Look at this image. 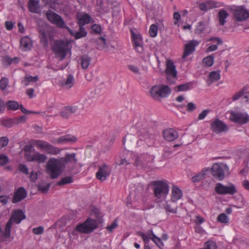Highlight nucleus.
Masks as SVG:
<instances>
[{
  "label": "nucleus",
  "mask_w": 249,
  "mask_h": 249,
  "mask_svg": "<svg viewBox=\"0 0 249 249\" xmlns=\"http://www.w3.org/2000/svg\"><path fill=\"white\" fill-rule=\"evenodd\" d=\"M208 41H213V42H216L217 45H221L223 43L222 40L218 37H212L210 38L208 40Z\"/></svg>",
  "instance_id": "nucleus-58"
},
{
  "label": "nucleus",
  "mask_w": 249,
  "mask_h": 249,
  "mask_svg": "<svg viewBox=\"0 0 249 249\" xmlns=\"http://www.w3.org/2000/svg\"><path fill=\"white\" fill-rule=\"evenodd\" d=\"M8 142L9 140L7 137H2L0 138V145L2 147L7 146Z\"/></svg>",
  "instance_id": "nucleus-56"
},
{
  "label": "nucleus",
  "mask_w": 249,
  "mask_h": 249,
  "mask_svg": "<svg viewBox=\"0 0 249 249\" xmlns=\"http://www.w3.org/2000/svg\"><path fill=\"white\" fill-rule=\"evenodd\" d=\"M226 189V186L221 183H217L215 186V191L217 194L221 195H224V192Z\"/></svg>",
  "instance_id": "nucleus-39"
},
{
  "label": "nucleus",
  "mask_w": 249,
  "mask_h": 249,
  "mask_svg": "<svg viewBox=\"0 0 249 249\" xmlns=\"http://www.w3.org/2000/svg\"><path fill=\"white\" fill-rule=\"evenodd\" d=\"M80 64L83 69H87L90 64L91 58L87 55H82L80 58Z\"/></svg>",
  "instance_id": "nucleus-26"
},
{
  "label": "nucleus",
  "mask_w": 249,
  "mask_h": 249,
  "mask_svg": "<svg viewBox=\"0 0 249 249\" xmlns=\"http://www.w3.org/2000/svg\"><path fill=\"white\" fill-rule=\"evenodd\" d=\"M74 84V79L73 76L72 74H69L67 78L64 86L70 89L71 88Z\"/></svg>",
  "instance_id": "nucleus-36"
},
{
  "label": "nucleus",
  "mask_w": 249,
  "mask_h": 249,
  "mask_svg": "<svg viewBox=\"0 0 249 249\" xmlns=\"http://www.w3.org/2000/svg\"><path fill=\"white\" fill-rule=\"evenodd\" d=\"M137 233L139 236L142 237L143 240L145 243H147L149 242L150 240V237H149L148 235L144 234V233L141 231H138Z\"/></svg>",
  "instance_id": "nucleus-57"
},
{
  "label": "nucleus",
  "mask_w": 249,
  "mask_h": 249,
  "mask_svg": "<svg viewBox=\"0 0 249 249\" xmlns=\"http://www.w3.org/2000/svg\"><path fill=\"white\" fill-rule=\"evenodd\" d=\"M36 153V151L35 149H33L32 151L25 153V159L29 161H34Z\"/></svg>",
  "instance_id": "nucleus-43"
},
{
  "label": "nucleus",
  "mask_w": 249,
  "mask_h": 249,
  "mask_svg": "<svg viewBox=\"0 0 249 249\" xmlns=\"http://www.w3.org/2000/svg\"><path fill=\"white\" fill-rule=\"evenodd\" d=\"M90 17L88 14L83 15L79 19L78 24L79 26L83 27L85 24L90 22Z\"/></svg>",
  "instance_id": "nucleus-30"
},
{
  "label": "nucleus",
  "mask_w": 249,
  "mask_h": 249,
  "mask_svg": "<svg viewBox=\"0 0 249 249\" xmlns=\"http://www.w3.org/2000/svg\"><path fill=\"white\" fill-rule=\"evenodd\" d=\"M26 218V216L21 210L15 211L6 224V235H11V228L13 222L19 224L23 219Z\"/></svg>",
  "instance_id": "nucleus-9"
},
{
  "label": "nucleus",
  "mask_w": 249,
  "mask_h": 249,
  "mask_svg": "<svg viewBox=\"0 0 249 249\" xmlns=\"http://www.w3.org/2000/svg\"><path fill=\"white\" fill-rule=\"evenodd\" d=\"M15 121L13 120L9 119L7 120H5L3 123V125L5 126L6 127H10L13 126L15 124Z\"/></svg>",
  "instance_id": "nucleus-61"
},
{
  "label": "nucleus",
  "mask_w": 249,
  "mask_h": 249,
  "mask_svg": "<svg viewBox=\"0 0 249 249\" xmlns=\"http://www.w3.org/2000/svg\"><path fill=\"white\" fill-rule=\"evenodd\" d=\"M211 129L216 134L225 132L229 130L227 125L219 119H215L211 123Z\"/></svg>",
  "instance_id": "nucleus-12"
},
{
  "label": "nucleus",
  "mask_w": 249,
  "mask_h": 249,
  "mask_svg": "<svg viewBox=\"0 0 249 249\" xmlns=\"http://www.w3.org/2000/svg\"><path fill=\"white\" fill-rule=\"evenodd\" d=\"M230 119L231 121L241 124L249 122V116L245 112H231Z\"/></svg>",
  "instance_id": "nucleus-11"
},
{
  "label": "nucleus",
  "mask_w": 249,
  "mask_h": 249,
  "mask_svg": "<svg viewBox=\"0 0 249 249\" xmlns=\"http://www.w3.org/2000/svg\"><path fill=\"white\" fill-rule=\"evenodd\" d=\"M217 221L222 223L227 224L229 222V218L225 213H222L218 215Z\"/></svg>",
  "instance_id": "nucleus-44"
},
{
  "label": "nucleus",
  "mask_w": 249,
  "mask_h": 249,
  "mask_svg": "<svg viewBox=\"0 0 249 249\" xmlns=\"http://www.w3.org/2000/svg\"><path fill=\"white\" fill-rule=\"evenodd\" d=\"M87 35L85 28L83 27L80 26L79 31L75 34V38L79 39L83 37H85Z\"/></svg>",
  "instance_id": "nucleus-40"
},
{
  "label": "nucleus",
  "mask_w": 249,
  "mask_h": 249,
  "mask_svg": "<svg viewBox=\"0 0 249 249\" xmlns=\"http://www.w3.org/2000/svg\"><path fill=\"white\" fill-rule=\"evenodd\" d=\"M8 158L4 154L0 155V165L3 166L8 162Z\"/></svg>",
  "instance_id": "nucleus-54"
},
{
  "label": "nucleus",
  "mask_w": 249,
  "mask_h": 249,
  "mask_svg": "<svg viewBox=\"0 0 249 249\" xmlns=\"http://www.w3.org/2000/svg\"><path fill=\"white\" fill-rule=\"evenodd\" d=\"M20 105L16 101H9L6 103V107L8 110H17L19 107Z\"/></svg>",
  "instance_id": "nucleus-37"
},
{
  "label": "nucleus",
  "mask_w": 249,
  "mask_h": 249,
  "mask_svg": "<svg viewBox=\"0 0 249 249\" xmlns=\"http://www.w3.org/2000/svg\"><path fill=\"white\" fill-rule=\"evenodd\" d=\"M151 183L155 196L160 201L164 200L169 191L168 184L163 180L154 181Z\"/></svg>",
  "instance_id": "nucleus-2"
},
{
  "label": "nucleus",
  "mask_w": 249,
  "mask_h": 249,
  "mask_svg": "<svg viewBox=\"0 0 249 249\" xmlns=\"http://www.w3.org/2000/svg\"><path fill=\"white\" fill-rule=\"evenodd\" d=\"M118 226V222L117 220H115L110 225L106 227L107 230L110 232L112 233L113 230Z\"/></svg>",
  "instance_id": "nucleus-52"
},
{
  "label": "nucleus",
  "mask_w": 249,
  "mask_h": 249,
  "mask_svg": "<svg viewBox=\"0 0 249 249\" xmlns=\"http://www.w3.org/2000/svg\"><path fill=\"white\" fill-rule=\"evenodd\" d=\"M247 89H248L247 87H244L240 91L235 93L232 96V100L236 101L241 97L244 96V92L245 90H247Z\"/></svg>",
  "instance_id": "nucleus-41"
},
{
  "label": "nucleus",
  "mask_w": 249,
  "mask_h": 249,
  "mask_svg": "<svg viewBox=\"0 0 249 249\" xmlns=\"http://www.w3.org/2000/svg\"><path fill=\"white\" fill-rule=\"evenodd\" d=\"M128 68L129 71L133 72L134 73L139 75L141 74V71L139 68L134 65H128Z\"/></svg>",
  "instance_id": "nucleus-51"
},
{
  "label": "nucleus",
  "mask_w": 249,
  "mask_h": 249,
  "mask_svg": "<svg viewBox=\"0 0 249 249\" xmlns=\"http://www.w3.org/2000/svg\"><path fill=\"white\" fill-rule=\"evenodd\" d=\"M134 136L132 135L125 136L123 140V144L125 145L126 142L127 144L131 145L132 144V141L134 140Z\"/></svg>",
  "instance_id": "nucleus-48"
},
{
  "label": "nucleus",
  "mask_w": 249,
  "mask_h": 249,
  "mask_svg": "<svg viewBox=\"0 0 249 249\" xmlns=\"http://www.w3.org/2000/svg\"><path fill=\"white\" fill-rule=\"evenodd\" d=\"M19 170L20 172L23 173L26 175H28L29 174L28 169L27 166L24 164H20L19 166Z\"/></svg>",
  "instance_id": "nucleus-63"
},
{
  "label": "nucleus",
  "mask_w": 249,
  "mask_h": 249,
  "mask_svg": "<svg viewBox=\"0 0 249 249\" xmlns=\"http://www.w3.org/2000/svg\"><path fill=\"white\" fill-rule=\"evenodd\" d=\"M38 76H32L31 75H26L24 78V82L25 86H28L30 82H35L38 80Z\"/></svg>",
  "instance_id": "nucleus-38"
},
{
  "label": "nucleus",
  "mask_w": 249,
  "mask_h": 249,
  "mask_svg": "<svg viewBox=\"0 0 249 249\" xmlns=\"http://www.w3.org/2000/svg\"><path fill=\"white\" fill-rule=\"evenodd\" d=\"M92 30L97 34H99L102 31V28L100 25L94 24L91 26Z\"/></svg>",
  "instance_id": "nucleus-55"
},
{
  "label": "nucleus",
  "mask_w": 249,
  "mask_h": 249,
  "mask_svg": "<svg viewBox=\"0 0 249 249\" xmlns=\"http://www.w3.org/2000/svg\"><path fill=\"white\" fill-rule=\"evenodd\" d=\"M233 16L237 21H244L249 17V12L243 7H240L234 10Z\"/></svg>",
  "instance_id": "nucleus-16"
},
{
  "label": "nucleus",
  "mask_w": 249,
  "mask_h": 249,
  "mask_svg": "<svg viewBox=\"0 0 249 249\" xmlns=\"http://www.w3.org/2000/svg\"><path fill=\"white\" fill-rule=\"evenodd\" d=\"M162 134L165 140L168 142L173 141L178 137V132L172 128H167L163 130Z\"/></svg>",
  "instance_id": "nucleus-18"
},
{
  "label": "nucleus",
  "mask_w": 249,
  "mask_h": 249,
  "mask_svg": "<svg viewBox=\"0 0 249 249\" xmlns=\"http://www.w3.org/2000/svg\"><path fill=\"white\" fill-rule=\"evenodd\" d=\"M28 9L31 13H38L39 11V0H29Z\"/></svg>",
  "instance_id": "nucleus-23"
},
{
  "label": "nucleus",
  "mask_w": 249,
  "mask_h": 249,
  "mask_svg": "<svg viewBox=\"0 0 249 249\" xmlns=\"http://www.w3.org/2000/svg\"><path fill=\"white\" fill-rule=\"evenodd\" d=\"M164 209L167 213H177V207L173 206L166 203L164 205Z\"/></svg>",
  "instance_id": "nucleus-42"
},
{
  "label": "nucleus",
  "mask_w": 249,
  "mask_h": 249,
  "mask_svg": "<svg viewBox=\"0 0 249 249\" xmlns=\"http://www.w3.org/2000/svg\"><path fill=\"white\" fill-rule=\"evenodd\" d=\"M192 84L190 83L181 84L175 87L178 91H186Z\"/></svg>",
  "instance_id": "nucleus-46"
},
{
  "label": "nucleus",
  "mask_w": 249,
  "mask_h": 249,
  "mask_svg": "<svg viewBox=\"0 0 249 249\" xmlns=\"http://www.w3.org/2000/svg\"><path fill=\"white\" fill-rule=\"evenodd\" d=\"M97 227V221L95 220L89 218L84 223L77 225L76 230L82 233H89Z\"/></svg>",
  "instance_id": "nucleus-10"
},
{
  "label": "nucleus",
  "mask_w": 249,
  "mask_h": 249,
  "mask_svg": "<svg viewBox=\"0 0 249 249\" xmlns=\"http://www.w3.org/2000/svg\"><path fill=\"white\" fill-rule=\"evenodd\" d=\"M158 27L155 24H152L149 29V34L151 37H155L157 35Z\"/></svg>",
  "instance_id": "nucleus-49"
},
{
  "label": "nucleus",
  "mask_w": 249,
  "mask_h": 249,
  "mask_svg": "<svg viewBox=\"0 0 249 249\" xmlns=\"http://www.w3.org/2000/svg\"><path fill=\"white\" fill-rule=\"evenodd\" d=\"M53 50L57 56L61 58V60H63L69 50V44L62 40H55L53 47Z\"/></svg>",
  "instance_id": "nucleus-7"
},
{
  "label": "nucleus",
  "mask_w": 249,
  "mask_h": 249,
  "mask_svg": "<svg viewBox=\"0 0 249 249\" xmlns=\"http://www.w3.org/2000/svg\"><path fill=\"white\" fill-rule=\"evenodd\" d=\"M47 19L53 24H56L59 27H65V23L62 18L51 10H48L46 13Z\"/></svg>",
  "instance_id": "nucleus-13"
},
{
  "label": "nucleus",
  "mask_w": 249,
  "mask_h": 249,
  "mask_svg": "<svg viewBox=\"0 0 249 249\" xmlns=\"http://www.w3.org/2000/svg\"><path fill=\"white\" fill-rule=\"evenodd\" d=\"M73 182V178L72 176H67L61 178V179L57 182V185L63 186L68 184H70Z\"/></svg>",
  "instance_id": "nucleus-34"
},
{
  "label": "nucleus",
  "mask_w": 249,
  "mask_h": 249,
  "mask_svg": "<svg viewBox=\"0 0 249 249\" xmlns=\"http://www.w3.org/2000/svg\"><path fill=\"white\" fill-rule=\"evenodd\" d=\"M8 84L7 78L3 77L0 80V89L1 90H4Z\"/></svg>",
  "instance_id": "nucleus-50"
},
{
  "label": "nucleus",
  "mask_w": 249,
  "mask_h": 249,
  "mask_svg": "<svg viewBox=\"0 0 249 249\" xmlns=\"http://www.w3.org/2000/svg\"><path fill=\"white\" fill-rule=\"evenodd\" d=\"M171 92V89L167 85H158L153 86L150 90V96L155 100L166 97Z\"/></svg>",
  "instance_id": "nucleus-4"
},
{
  "label": "nucleus",
  "mask_w": 249,
  "mask_h": 249,
  "mask_svg": "<svg viewBox=\"0 0 249 249\" xmlns=\"http://www.w3.org/2000/svg\"><path fill=\"white\" fill-rule=\"evenodd\" d=\"M77 159L75 153H66L65 157L59 159L51 158L46 164V172L51 179L57 178L66 168L67 164L69 171H73L76 167Z\"/></svg>",
  "instance_id": "nucleus-1"
},
{
  "label": "nucleus",
  "mask_w": 249,
  "mask_h": 249,
  "mask_svg": "<svg viewBox=\"0 0 249 249\" xmlns=\"http://www.w3.org/2000/svg\"><path fill=\"white\" fill-rule=\"evenodd\" d=\"M220 72L219 71H213L209 73V80L208 81V84L209 85L220 79Z\"/></svg>",
  "instance_id": "nucleus-27"
},
{
  "label": "nucleus",
  "mask_w": 249,
  "mask_h": 249,
  "mask_svg": "<svg viewBox=\"0 0 249 249\" xmlns=\"http://www.w3.org/2000/svg\"><path fill=\"white\" fill-rule=\"evenodd\" d=\"M110 173V168L105 163L102 166H99V171L96 173V177L99 180L103 181L107 179Z\"/></svg>",
  "instance_id": "nucleus-15"
},
{
  "label": "nucleus",
  "mask_w": 249,
  "mask_h": 249,
  "mask_svg": "<svg viewBox=\"0 0 249 249\" xmlns=\"http://www.w3.org/2000/svg\"><path fill=\"white\" fill-rule=\"evenodd\" d=\"M211 170L212 175L219 181L223 180L225 175L229 173L228 166L223 163L213 164L210 168Z\"/></svg>",
  "instance_id": "nucleus-5"
},
{
  "label": "nucleus",
  "mask_w": 249,
  "mask_h": 249,
  "mask_svg": "<svg viewBox=\"0 0 249 249\" xmlns=\"http://www.w3.org/2000/svg\"><path fill=\"white\" fill-rule=\"evenodd\" d=\"M20 47L24 51L30 50L32 47L31 40L27 36L22 37L20 39Z\"/></svg>",
  "instance_id": "nucleus-22"
},
{
  "label": "nucleus",
  "mask_w": 249,
  "mask_h": 249,
  "mask_svg": "<svg viewBox=\"0 0 249 249\" xmlns=\"http://www.w3.org/2000/svg\"><path fill=\"white\" fill-rule=\"evenodd\" d=\"M131 163L130 160L126 159H121L120 162H117L116 164L120 166L122 165H123L124 164H125L126 165H129Z\"/></svg>",
  "instance_id": "nucleus-64"
},
{
  "label": "nucleus",
  "mask_w": 249,
  "mask_h": 249,
  "mask_svg": "<svg viewBox=\"0 0 249 249\" xmlns=\"http://www.w3.org/2000/svg\"><path fill=\"white\" fill-rule=\"evenodd\" d=\"M199 42L197 40H190L185 46L184 52L182 56L183 59H185L188 56L190 55L195 51V47L198 45Z\"/></svg>",
  "instance_id": "nucleus-17"
},
{
  "label": "nucleus",
  "mask_w": 249,
  "mask_h": 249,
  "mask_svg": "<svg viewBox=\"0 0 249 249\" xmlns=\"http://www.w3.org/2000/svg\"><path fill=\"white\" fill-rule=\"evenodd\" d=\"M139 140L137 142L138 146L144 147L152 145L155 141L154 136L150 133L147 129H141L138 133Z\"/></svg>",
  "instance_id": "nucleus-3"
},
{
  "label": "nucleus",
  "mask_w": 249,
  "mask_h": 249,
  "mask_svg": "<svg viewBox=\"0 0 249 249\" xmlns=\"http://www.w3.org/2000/svg\"><path fill=\"white\" fill-rule=\"evenodd\" d=\"M51 184L45 181L39 183L37 186V190L42 193L46 194L48 192Z\"/></svg>",
  "instance_id": "nucleus-29"
},
{
  "label": "nucleus",
  "mask_w": 249,
  "mask_h": 249,
  "mask_svg": "<svg viewBox=\"0 0 249 249\" xmlns=\"http://www.w3.org/2000/svg\"><path fill=\"white\" fill-rule=\"evenodd\" d=\"M90 42L95 44L97 46V49L103 50L107 47L106 43V39L103 36H100L96 38H92Z\"/></svg>",
  "instance_id": "nucleus-21"
},
{
  "label": "nucleus",
  "mask_w": 249,
  "mask_h": 249,
  "mask_svg": "<svg viewBox=\"0 0 249 249\" xmlns=\"http://www.w3.org/2000/svg\"><path fill=\"white\" fill-rule=\"evenodd\" d=\"M39 37L40 42L42 44L43 46L46 48L48 46V40L47 33L45 29H42L39 30Z\"/></svg>",
  "instance_id": "nucleus-25"
},
{
  "label": "nucleus",
  "mask_w": 249,
  "mask_h": 249,
  "mask_svg": "<svg viewBox=\"0 0 249 249\" xmlns=\"http://www.w3.org/2000/svg\"><path fill=\"white\" fill-rule=\"evenodd\" d=\"M149 233V235H151L152 237H151L152 240L157 245V246L160 248L161 249L163 247V244L161 241L160 238L157 237L153 232L152 231H148Z\"/></svg>",
  "instance_id": "nucleus-35"
},
{
  "label": "nucleus",
  "mask_w": 249,
  "mask_h": 249,
  "mask_svg": "<svg viewBox=\"0 0 249 249\" xmlns=\"http://www.w3.org/2000/svg\"><path fill=\"white\" fill-rule=\"evenodd\" d=\"M44 229L42 227H38L33 229V232L36 235H39L43 233Z\"/></svg>",
  "instance_id": "nucleus-60"
},
{
  "label": "nucleus",
  "mask_w": 249,
  "mask_h": 249,
  "mask_svg": "<svg viewBox=\"0 0 249 249\" xmlns=\"http://www.w3.org/2000/svg\"><path fill=\"white\" fill-rule=\"evenodd\" d=\"M27 196V191L23 187H19L15 193L12 202L16 203L24 199Z\"/></svg>",
  "instance_id": "nucleus-19"
},
{
  "label": "nucleus",
  "mask_w": 249,
  "mask_h": 249,
  "mask_svg": "<svg viewBox=\"0 0 249 249\" xmlns=\"http://www.w3.org/2000/svg\"><path fill=\"white\" fill-rule=\"evenodd\" d=\"M76 138L74 136H71L70 135H65L58 138L56 142L58 143H64L69 142H75Z\"/></svg>",
  "instance_id": "nucleus-28"
},
{
  "label": "nucleus",
  "mask_w": 249,
  "mask_h": 249,
  "mask_svg": "<svg viewBox=\"0 0 249 249\" xmlns=\"http://www.w3.org/2000/svg\"><path fill=\"white\" fill-rule=\"evenodd\" d=\"M182 196L181 191L177 187L174 186L172 190L171 200L173 202H176L180 199Z\"/></svg>",
  "instance_id": "nucleus-24"
},
{
  "label": "nucleus",
  "mask_w": 249,
  "mask_h": 249,
  "mask_svg": "<svg viewBox=\"0 0 249 249\" xmlns=\"http://www.w3.org/2000/svg\"><path fill=\"white\" fill-rule=\"evenodd\" d=\"M210 171V168H203L201 172H199L197 174H196V176L193 177L191 178L192 181L194 183H195L198 182L204 179V178H205L206 176L209 173Z\"/></svg>",
  "instance_id": "nucleus-20"
},
{
  "label": "nucleus",
  "mask_w": 249,
  "mask_h": 249,
  "mask_svg": "<svg viewBox=\"0 0 249 249\" xmlns=\"http://www.w3.org/2000/svg\"><path fill=\"white\" fill-rule=\"evenodd\" d=\"M132 38L134 47L136 51L142 53L143 51V42L141 36L139 34L135 33L134 31H131Z\"/></svg>",
  "instance_id": "nucleus-14"
},
{
  "label": "nucleus",
  "mask_w": 249,
  "mask_h": 249,
  "mask_svg": "<svg viewBox=\"0 0 249 249\" xmlns=\"http://www.w3.org/2000/svg\"><path fill=\"white\" fill-rule=\"evenodd\" d=\"M196 105L192 102L189 103L187 105V110L189 112H192L196 109Z\"/></svg>",
  "instance_id": "nucleus-62"
},
{
  "label": "nucleus",
  "mask_w": 249,
  "mask_h": 249,
  "mask_svg": "<svg viewBox=\"0 0 249 249\" xmlns=\"http://www.w3.org/2000/svg\"><path fill=\"white\" fill-rule=\"evenodd\" d=\"M209 109H205L202 111L198 115V120H201L204 119L206 116L208 115L209 112H210Z\"/></svg>",
  "instance_id": "nucleus-59"
},
{
  "label": "nucleus",
  "mask_w": 249,
  "mask_h": 249,
  "mask_svg": "<svg viewBox=\"0 0 249 249\" xmlns=\"http://www.w3.org/2000/svg\"><path fill=\"white\" fill-rule=\"evenodd\" d=\"M203 62L208 67H210L213 65L214 62V57L213 55H210L205 57L203 59Z\"/></svg>",
  "instance_id": "nucleus-47"
},
{
  "label": "nucleus",
  "mask_w": 249,
  "mask_h": 249,
  "mask_svg": "<svg viewBox=\"0 0 249 249\" xmlns=\"http://www.w3.org/2000/svg\"><path fill=\"white\" fill-rule=\"evenodd\" d=\"M35 154L34 161H36L38 163H44L47 159V157L45 154H41L37 151Z\"/></svg>",
  "instance_id": "nucleus-31"
},
{
  "label": "nucleus",
  "mask_w": 249,
  "mask_h": 249,
  "mask_svg": "<svg viewBox=\"0 0 249 249\" xmlns=\"http://www.w3.org/2000/svg\"><path fill=\"white\" fill-rule=\"evenodd\" d=\"M229 15L227 12L225 10H220L218 12V18L219 20L220 24L224 25L226 22V18H227Z\"/></svg>",
  "instance_id": "nucleus-32"
},
{
  "label": "nucleus",
  "mask_w": 249,
  "mask_h": 249,
  "mask_svg": "<svg viewBox=\"0 0 249 249\" xmlns=\"http://www.w3.org/2000/svg\"><path fill=\"white\" fill-rule=\"evenodd\" d=\"M167 83L169 85L175 84L177 79V71L173 61L167 59L165 70Z\"/></svg>",
  "instance_id": "nucleus-6"
},
{
  "label": "nucleus",
  "mask_w": 249,
  "mask_h": 249,
  "mask_svg": "<svg viewBox=\"0 0 249 249\" xmlns=\"http://www.w3.org/2000/svg\"><path fill=\"white\" fill-rule=\"evenodd\" d=\"M237 192V190L235 186L231 183L228 186H226V189L224 192V195H233Z\"/></svg>",
  "instance_id": "nucleus-33"
},
{
  "label": "nucleus",
  "mask_w": 249,
  "mask_h": 249,
  "mask_svg": "<svg viewBox=\"0 0 249 249\" xmlns=\"http://www.w3.org/2000/svg\"><path fill=\"white\" fill-rule=\"evenodd\" d=\"M34 144L39 149L51 155H57L60 152V149L48 142L42 140H35Z\"/></svg>",
  "instance_id": "nucleus-8"
},
{
  "label": "nucleus",
  "mask_w": 249,
  "mask_h": 249,
  "mask_svg": "<svg viewBox=\"0 0 249 249\" xmlns=\"http://www.w3.org/2000/svg\"><path fill=\"white\" fill-rule=\"evenodd\" d=\"M205 28L206 24L203 21H200L195 30V32L196 34H201L205 30Z\"/></svg>",
  "instance_id": "nucleus-45"
},
{
  "label": "nucleus",
  "mask_w": 249,
  "mask_h": 249,
  "mask_svg": "<svg viewBox=\"0 0 249 249\" xmlns=\"http://www.w3.org/2000/svg\"><path fill=\"white\" fill-rule=\"evenodd\" d=\"M204 249H216V245L213 241H208L205 244Z\"/></svg>",
  "instance_id": "nucleus-53"
}]
</instances>
